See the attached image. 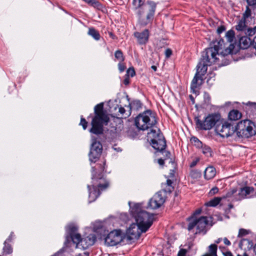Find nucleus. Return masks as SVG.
Masks as SVG:
<instances>
[{
    "label": "nucleus",
    "mask_w": 256,
    "mask_h": 256,
    "mask_svg": "<svg viewBox=\"0 0 256 256\" xmlns=\"http://www.w3.org/2000/svg\"><path fill=\"white\" fill-rule=\"evenodd\" d=\"M88 4L92 5L94 7L98 8L99 6H100V2L96 0H90V1L88 2Z\"/></svg>",
    "instance_id": "38"
},
{
    "label": "nucleus",
    "mask_w": 256,
    "mask_h": 256,
    "mask_svg": "<svg viewBox=\"0 0 256 256\" xmlns=\"http://www.w3.org/2000/svg\"><path fill=\"white\" fill-rule=\"evenodd\" d=\"M172 184V180H169V179L167 180H166V184H167L168 186H171Z\"/></svg>",
    "instance_id": "53"
},
{
    "label": "nucleus",
    "mask_w": 256,
    "mask_h": 256,
    "mask_svg": "<svg viewBox=\"0 0 256 256\" xmlns=\"http://www.w3.org/2000/svg\"><path fill=\"white\" fill-rule=\"evenodd\" d=\"M164 202V196L162 195L160 192H158L150 200L148 206L152 209H156L160 207Z\"/></svg>",
    "instance_id": "15"
},
{
    "label": "nucleus",
    "mask_w": 256,
    "mask_h": 256,
    "mask_svg": "<svg viewBox=\"0 0 256 256\" xmlns=\"http://www.w3.org/2000/svg\"><path fill=\"white\" fill-rule=\"evenodd\" d=\"M254 188L250 186H245L240 188H236L235 196L236 200L238 201L246 198L248 196L254 192Z\"/></svg>",
    "instance_id": "16"
},
{
    "label": "nucleus",
    "mask_w": 256,
    "mask_h": 256,
    "mask_svg": "<svg viewBox=\"0 0 256 256\" xmlns=\"http://www.w3.org/2000/svg\"><path fill=\"white\" fill-rule=\"evenodd\" d=\"M250 231L244 228H240L239 230L238 237H242L248 234Z\"/></svg>",
    "instance_id": "37"
},
{
    "label": "nucleus",
    "mask_w": 256,
    "mask_h": 256,
    "mask_svg": "<svg viewBox=\"0 0 256 256\" xmlns=\"http://www.w3.org/2000/svg\"><path fill=\"white\" fill-rule=\"evenodd\" d=\"M190 176L194 179H198L200 178L202 172L198 170H191Z\"/></svg>",
    "instance_id": "31"
},
{
    "label": "nucleus",
    "mask_w": 256,
    "mask_h": 256,
    "mask_svg": "<svg viewBox=\"0 0 256 256\" xmlns=\"http://www.w3.org/2000/svg\"><path fill=\"white\" fill-rule=\"evenodd\" d=\"M222 238H218L215 241V243L216 244H218L222 241Z\"/></svg>",
    "instance_id": "58"
},
{
    "label": "nucleus",
    "mask_w": 256,
    "mask_h": 256,
    "mask_svg": "<svg viewBox=\"0 0 256 256\" xmlns=\"http://www.w3.org/2000/svg\"><path fill=\"white\" fill-rule=\"evenodd\" d=\"M220 115L218 113L209 114L204 120L200 119L199 117H196L194 120L198 128L202 130H210L216 125L220 120Z\"/></svg>",
    "instance_id": "10"
},
{
    "label": "nucleus",
    "mask_w": 256,
    "mask_h": 256,
    "mask_svg": "<svg viewBox=\"0 0 256 256\" xmlns=\"http://www.w3.org/2000/svg\"><path fill=\"white\" fill-rule=\"evenodd\" d=\"M218 188L217 187L215 186V187L212 188L210 190L208 194L210 196H212L215 194H216L218 193Z\"/></svg>",
    "instance_id": "41"
},
{
    "label": "nucleus",
    "mask_w": 256,
    "mask_h": 256,
    "mask_svg": "<svg viewBox=\"0 0 256 256\" xmlns=\"http://www.w3.org/2000/svg\"><path fill=\"white\" fill-rule=\"evenodd\" d=\"M118 116H120L121 118H126L127 116H128L130 114V112L129 110L128 112L126 114H125L126 110L122 106H118Z\"/></svg>",
    "instance_id": "29"
},
{
    "label": "nucleus",
    "mask_w": 256,
    "mask_h": 256,
    "mask_svg": "<svg viewBox=\"0 0 256 256\" xmlns=\"http://www.w3.org/2000/svg\"><path fill=\"white\" fill-rule=\"evenodd\" d=\"M148 138L150 140V144L154 149L163 152L166 146V141L159 128L151 129L148 134Z\"/></svg>",
    "instance_id": "8"
},
{
    "label": "nucleus",
    "mask_w": 256,
    "mask_h": 256,
    "mask_svg": "<svg viewBox=\"0 0 256 256\" xmlns=\"http://www.w3.org/2000/svg\"><path fill=\"white\" fill-rule=\"evenodd\" d=\"M94 116L93 118L91 124L92 128L90 132L98 135L102 134L104 131V124H107L109 118L106 112L104 110V103L96 104L94 108Z\"/></svg>",
    "instance_id": "3"
},
{
    "label": "nucleus",
    "mask_w": 256,
    "mask_h": 256,
    "mask_svg": "<svg viewBox=\"0 0 256 256\" xmlns=\"http://www.w3.org/2000/svg\"><path fill=\"white\" fill-rule=\"evenodd\" d=\"M108 186V184H98V188L102 190L106 188Z\"/></svg>",
    "instance_id": "50"
},
{
    "label": "nucleus",
    "mask_w": 256,
    "mask_h": 256,
    "mask_svg": "<svg viewBox=\"0 0 256 256\" xmlns=\"http://www.w3.org/2000/svg\"><path fill=\"white\" fill-rule=\"evenodd\" d=\"M201 212V210H196L194 214V216H192V217L194 218V216H195V215H197V214H200V213Z\"/></svg>",
    "instance_id": "56"
},
{
    "label": "nucleus",
    "mask_w": 256,
    "mask_h": 256,
    "mask_svg": "<svg viewBox=\"0 0 256 256\" xmlns=\"http://www.w3.org/2000/svg\"><path fill=\"white\" fill-rule=\"evenodd\" d=\"M200 148H202V152L206 154V156H211V149L210 148L206 145H203Z\"/></svg>",
    "instance_id": "32"
},
{
    "label": "nucleus",
    "mask_w": 256,
    "mask_h": 256,
    "mask_svg": "<svg viewBox=\"0 0 256 256\" xmlns=\"http://www.w3.org/2000/svg\"><path fill=\"white\" fill-rule=\"evenodd\" d=\"M226 38L229 42H232L234 38V32L233 30H230L227 32L226 34Z\"/></svg>",
    "instance_id": "28"
},
{
    "label": "nucleus",
    "mask_w": 256,
    "mask_h": 256,
    "mask_svg": "<svg viewBox=\"0 0 256 256\" xmlns=\"http://www.w3.org/2000/svg\"><path fill=\"white\" fill-rule=\"evenodd\" d=\"M236 192V188H231L227 192L226 196H224V199L226 198H229L232 202L236 201V197L235 196Z\"/></svg>",
    "instance_id": "24"
},
{
    "label": "nucleus",
    "mask_w": 256,
    "mask_h": 256,
    "mask_svg": "<svg viewBox=\"0 0 256 256\" xmlns=\"http://www.w3.org/2000/svg\"><path fill=\"white\" fill-rule=\"evenodd\" d=\"M150 32L148 29H145L142 32H135L134 36L136 38L138 42L140 44H146L149 38Z\"/></svg>",
    "instance_id": "17"
},
{
    "label": "nucleus",
    "mask_w": 256,
    "mask_h": 256,
    "mask_svg": "<svg viewBox=\"0 0 256 256\" xmlns=\"http://www.w3.org/2000/svg\"><path fill=\"white\" fill-rule=\"evenodd\" d=\"M12 252V248L10 244H6V242H4L3 248L2 255L9 254Z\"/></svg>",
    "instance_id": "27"
},
{
    "label": "nucleus",
    "mask_w": 256,
    "mask_h": 256,
    "mask_svg": "<svg viewBox=\"0 0 256 256\" xmlns=\"http://www.w3.org/2000/svg\"><path fill=\"white\" fill-rule=\"evenodd\" d=\"M145 0H133L132 4L134 10H139L146 4Z\"/></svg>",
    "instance_id": "26"
},
{
    "label": "nucleus",
    "mask_w": 256,
    "mask_h": 256,
    "mask_svg": "<svg viewBox=\"0 0 256 256\" xmlns=\"http://www.w3.org/2000/svg\"><path fill=\"white\" fill-rule=\"evenodd\" d=\"M118 68L120 72H123L126 69V66L123 62H119L118 64Z\"/></svg>",
    "instance_id": "40"
},
{
    "label": "nucleus",
    "mask_w": 256,
    "mask_h": 256,
    "mask_svg": "<svg viewBox=\"0 0 256 256\" xmlns=\"http://www.w3.org/2000/svg\"><path fill=\"white\" fill-rule=\"evenodd\" d=\"M136 72L134 68H130L126 71V76L129 77L130 76L131 77H133L135 76Z\"/></svg>",
    "instance_id": "36"
},
{
    "label": "nucleus",
    "mask_w": 256,
    "mask_h": 256,
    "mask_svg": "<svg viewBox=\"0 0 256 256\" xmlns=\"http://www.w3.org/2000/svg\"><path fill=\"white\" fill-rule=\"evenodd\" d=\"M89 190V202H91L95 200L100 196V192L96 186H93V190L90 191V186H88Z\"/></svg>",
    "instance_id": "19"
},
{
    "label": "nucleus",
    "mask_w": 256,
    "mask_h": 256,
    "mask_svg": "<svg viewBox=\"0 0 256 256\" xmlns=\"http://www.w3.org/2000/svg\"><path fill=\"white\" fill-rule=\"evenodd\" d=\"M77 230V227L72 224H70L66 227V230L70 234V238L74 244H76V248L86 249L94 244L96 240V236L94 234H90L82 238L79 234L76 233Z\"/></svg>",
    "instance_id": "4"
},
{
    "label": "nucleus",
    "mask_w": 256,
    "mask_h": 256,
    "mask_svg": "<svg viewBox=\"0 0 256 256\" xmlns=\"http://www.w3.org/2000/svg\"><path fill=\"white\" fill-rule=\"evenodd\" d=\"M204 99L206 102L209 103L210 100V97L208 93L206 92L204 93Z\"/></svg>",
    "instance_id": "43"
},
{
    "label": "nucleus",
    "mask_w": 256,
    "mask_h": 256,
    "mask_svg": "<svg viewBox=\"0 0 256 256\" xmlns=\"http://www.w3.org/2000/svg\"><path fill=\"white\" fill-rule=\"evenodd\" d=\"M88 34L96 40H98L100 39V36L98 32L93 28H89Z\"/></svg>",
    "instance_id": "25"
},
{
    "label": "nucleus",
    "mask_w": 256,
    "mask_h": 256,
    "mask_svg": "<svg viewBox=\"0 0 256 256\" xmlns=\"http://www.w3.org/2000/svg\"><path fill=\"white\" fill-rule=\"evenodd\" d=\"M142 104L140 100H136L130 103L128 108H129L130 112L132 109L138 110L142 108Z\"/></svg>",
    "instance_id": "21"
},
{
    "label": "nucleus",
    "mask_w": 256,
    "mask_h": 256,
    "mask_svg": "<svg viewBox=\"0 0 256 256\" xmlns=\"http://www.w3.org/2000/svg\"><path fill=\"white\" fill-rule=\"evenodd\" d=\"M80 125L82 126L84 130H86L87 128L88 122L84 118H81Z\"/></svg>",
    "instance_id": "39"
},
{
    "label": "nucleus",
    "mask_w": 256,
    "mask_h": 256,
    "mask_svg": "<svg viewBox=\"0 0 256 256\" xmlns=\"http://www.w3.org/2000/svg\"><path fill=\"white\" fill-rule=\"evenodd\" d=\"M254 252L256 254V244L254 245Z\"/></svg>",
    "instance_id": "64"
},
{
    "label": "nucleus",
    "mask_w": 256,
    "mask_h": 256,
    "mask_svg": "<svg viewBox=\"0 0 256 256\" xmlns=\"http://www.w3.org/2000/svg\"><path fill=\"white\" fill-rule=\"evenodd\" d=\"M164 153L166 154V158H169L170 155V153L169 152H164Z\"/></svg>",
    "instance_id": "59"
},
{
    "label": "nucleus",
    "mask_w": 256,
    "mask_h": 256,
    "mask_svg": "<svg viewBox=\"0 0 256 256\" xmlns=\"http://www.w3.org/2000/svg\"><path fill=\"white\" fill-rule=\"evenodd\" d=\"M158 162L160 166H163L164 164V160L162 158H159Z\"/></svg>",
    "instance_id": "52"
},
{
    "label": "nucleus",
    "mask_w": 256,
    "mask_h": 256,
    "mask_svg": "<svg viewBox=\"0 0 256 256\" xmlns=\"http://www.w3.org/2000/svg\"><path fill=\"white\" fill-rule=\"evenodd\" d=\"M200 159L198 158H196V159L194 160L190 164V168H193L195 166L198 162H199Z\"/></svg>",
    "instance_id": "42"
},
{
    "label": "nucleus",
    "mask_w": 256,
    "mask_h": 256,
    "mask_svg": "<svg viewBox=\"0 0 256 256\" xmlns=\"http://www.w3.org/2000/svg\"><path fill=\"white\" fill-rule=\"evenodd\" d=\"M254 37L253 38L252 42V46L254 48L256 49V32L254 33Z\"/></svg>",
    "instance_id": "46"
},
{
    "label": "nucleus",
    "mask_w": 256,
    "mask_h": 256,
    "mask_svg": "<svg viewBox=\"0 0 256 256\" xmlns=\"http://www.w3.org/2000/svg\"><path fill=\"white\" fill-rule=\"evenodd\" d=\"M151 68L152 70H154V71L156 72L157 70V67L156 66H151Z\"/></svg>",
    "instance_id": "61"
},
{
    "label": "nucleus",
    "mask_w": 256,
    "mask_h": 256,
    "mask_svg": "<svg viewBox=\"0 0 256 256\" xmlns=\"http://www.w3.org/2000/svg\"><path fill=\"white\" fill-rule=\"evenodd\" d=\"M13 234V233H11L10 235V236L6 239V240L5 241V242H6V244H8V242H10L12 240V234Z\"/></svg>",
    "instance_id": "55"
},
{
    "label": "nucleus",
    "mask_w": 256,
    "mask_h": 256,
    "mask_svg": "<svg viewBox=\"0 0 256 256\" xmlns=\"http://www.w3.org/2000/svg\"><path fill=\"white\" fill-rule=\"evenodd\" d=\"M224 256H233L231 252H227L224 254Z\"/></svg>",
    "instance_id": "57"
},
{
    "label": "nucleus",
    "mask_w": 256,
    "mask_h": 256,
    "mask_svg": "<svg viewBox=\"0 0 256 256\" xmlns=\"http://www.w3.org/2000/svg\"><path fill=\"white\" fill-rule=\"evenodd\" d=\"M226 30L225 27L224 26H219L217 29V32L218 34H220Z\"/></svg>",
    "instance_id": "44"
},
{
    "label": "nucleus",
    "mask_w": 256,
    "mask_h": 256,
    "mask_svg": "<svg viewBox=\"0 0 256 256\" xmlns=\"http://www.w3.org/2000/svg\"><path fill=\"white\" fill-rule=\"evenodd\" d=\"M224 240V244L227 246H229L231 244V243L230 242V241L226 238H224L223 240Z\"/></svg>",
    "instance_id": "49"
},
{
    "label": "nucleus",
    "mask_w": 256,
    "mask_h": 256,
    "mask_svg": "<svg viewBox=\"0 0 256 256\" xmlns=\"http://www.w3.org/2000/svg\"><path fill=\"white\" fill-rule=\"evenodd\" d=\"M251 36H248V34H245L240 37L239 44L242 48L246 49L250 46H252V40Z\"/></svg>",
    "instance_id": "18"
},
{
    "label": "nucleus",
    "mask_w": 256,
    "mask_h": 256,
    "mask_svg": "<svg viewBox=\"0 0 256 256\" xmlns=\"http://www.w3.org/2000/svg\"><path fill=\"white\" fill-rule=\"evenodd\" d=\"M13 234V233H11L10 235V236L6 239V240L5 241V242H6V244H8V242H10L12 240V234Z\"/></svg>",
    "instance_id": "54"
},
{
    "label": "nucleus",
    "mask_w": 256,
    "mask_h": 256,
    "mask_svg": "<svg viewBox=\"0 0 256 256\" xmlns=\"http://www.w3.org/2000/svg\"><path fill=\"white\" fill-rule=\"evenodd\" d=\"M122 240V232L120 230H114L110 232L104 239L105 244L108 246H114Z\"/></svg>",
    "instance_id": "13"
},
{
    "label": "nucleus",
    "mask_w": 256,
    "mask_h": 256,
    "mask_svg": "<svg viewBox=\"0 0 256 256\" xmlns=\"http://www.w3.org/2000/svg\"><path fill=\"white\" fill-rule=\"evenodd\" d=\"M249 6H254L256 4V0H246Z\"/></svg>",
    "instance_id": "47"
},
{
    "label": "nucleus",
    "mask_w": 256,
    "mask_h": 256,
    "mask_svg": "<svg viewBox=\"0 0 256 256\" xmlns=\"http://www.w3.org/2000/svg\"><path fill=\"white\" fill-rule=\"evenodd\" d=\"M224 199L222 197H215L206 204L208 206H216L220 204V201Z\"/></svg>",
    "instance_id": "23"
},
{
    "label": "nucleus",
    "mask_w": 256,
    "mask_h": 256,
    "mask_svg": "<svg viewBox=\"0 0 256 256\" xmlns=\"http://www.w3.org/2000/svg\"><path fill=\"white\" fill-rule=\"evenodd\" d=\"M172 54V51L170 49L168 48L165 51V55L168 58H169Z\"/></svg>",
    "instance_id": "45"
},
{
    "label": "nucleus",
    "mask_w": 256,
    "mask_h": 256,
    "mask_svg": "<svg viewBox=\"0 0 256 256\" xmlns=\"http://www.w3.org/2000/svg\"><path fill=\"white\" fill-rule=\"evenodd\" d=\"M236 29L238 32H241L248 34V36H254L256 32V26L254 28H248L246 24V20L244 19H241L239 20L237 25L236 26Z\"/></svg>",
    "instance_id": "14"
},
{
    "label": "nucleus",
    "mask_w": 256,
    "mask_h": 256,
    "mask_svg": "<svg viewBox=\"0 0 256 256\" xmlns=\"http://www.w3.org/2000/svg\"><path fill=\"white\" fill-rule=\"evenodd\" d=\"M251 16V10L249 8L248 6L246 7V10L244 13L243 14L242 17V19H244V20H246Z\"/></svg>",
    "instance_id": "34"
},
{
    "label": "nucleus",
    "mask_w": 256,
    "mask_h": 256,
    "mask_svg": "<svg viewBox=\"0 0 256 256\" xmlns=\"http://www.w3.org/2000/svg\"><path fill=\"white\" fill-rule=\"evenodd\" d=\"M102 145L95 138H92V143L89 153L90 160L96 162L99 158L102 151Z\"/></svg>",
    "instance_id": "12"
},
{
    "label": "nucleus",
    "mask_w": 256,
    "mask_h": 256,
    "mask_svg": "<svg viewBox=\"0 0 256 256\" xmlns=\"http://www.w3.org/2000/svg\"><path fill=\"white\" fill-rule=\"evenodd\" d=\"M130 83V78L129 77L126 76V77L124 80V84L125 85H128Z\"/></svg>",
    "instance_id": "51"
},
{
    "label": "nucleus",
    "mask_w": 256,
    "mask_h": 256,
    "mask_svg": "<svg viewBox=\"0 0 256 256\" xmlns=\"http://www.w3.org/2000/svg\"><path fill=\"white\" fill-rule=\"evenodd\" d=\"M130 214L136 221L132 224L126 232L128 240H138L142 232H146L152 225L154 220V215L142 210L141 204L131 202H128Z\"/></svg>",
    "instance_id": "2"
},
{
    "label": "nucleus",
    "mask_w": 256,
    "mask_h": 256,
    "mask_svg": "<svg viewBox=\"0 0 256 256\" xmlns=\"http://www.w3.org/2000/svg\"><path fill=\"white\" fill-rule=\"evenodd\" d=\"M135 125L140 130H145L154 126L157 123L156 114L147 110L139 114L134 120Z\"/></svg>",
    "instance_id": "6"
},
{
    "label": "nucleus",
    "mask_w": 256,
    "mask_h": 256,
    "mask_svg": "<svg viewBox=\"0 0 256 256\" xmlns=\"http://www.w3.org/2000/svg\"><path fill=\"white\" fill-rule=\"evenodd\" d=\"M102 224L100 222H96L93 224V230L96 232L99 229L102 228Z\"/></svg>",
    "instance_id": "35"
},
{
    "label": "nucleus",
    "mask_w": 256,
    "mask_h": 256,
    "mask_svg": "<svg viewBox=\"0 0 256 256\" xmlns=\"http://www.w3.org/2000/svg\"><path fill=\"white\" fill-rule=\"evenodd\" d=\"M235 132L238 137L242 138H248L256 134L254 124L248 120L240 122Z\"/></svg>",
    "instance_id": "9"
},
{
    "label": "nucleus",
    "mask_w": 256,
    "mask_h": 256,
    "mask_svg": "<svg viewBox=\"0 0 256 256\" xmlns=\"http://www.w3.org/2000/svg\"><path fill=\"white\" fill-rule=\"evenodd\" d=\"M234 47L233 44H230L228 47L225 48L224 40L221 39L214 42L213 46L205 50L196 66V72L191 83L190 88L193 93L196 94V88L202 84V76L206 72L208 66L216 62L222 66L229 64V60L225 57L232 54Z\"/></svg>",
    "instance_id": "1"
},
{
    "label": "nucleus",
    "mask_w": 256,
    "mask_h": 256,
    "mask_svg": "<svg viewBox=\"0 0 256 256\" xmlns=\"http://www.w3.org/2000/svg\"><path fill=\"white\" fill-rule=\"evenodd\" d=\"M186 254V250L184 249H182L179 251V252L178 254V256H185Z\"/></svg>",
    "instance_id": "48"
},
{
    "label": "nucleus",
    "mask_w": 256,
    "mask_h": 256,
    "mask_svg": "<svg viewBox=\"0 0 256 256\" xmlns=\"http://www.w3.org/2000/svg\"><path fill=\"white\" fill-rule=\"evenodd\" d=\"M109 35L113 39H114L115 38V36L111 32H110L109 33Z\"/></svg>",
    "instance_id": "60"
},
{
    "label": "nucleus",
    "mask_w": 256,
    "mask_h": 256,
    "mask_svg": "<svg viewBox=\"0 0 256 256\" xmlns=\"http://www.w3.org/2000/svg\"><path fill=\"white\" fill-rule=\"evenodd\" d=\"M242 116V114L238 110H232L228 114V118L230 120H236Z\"/></svg>",
    "instance_id": "22"
},
{
    "label": "nucleus",
    "mask_w": 256,
    "mask_h": 256,
    "mask_svg": "<svg viewBox=\"0 0 256 256\" xmlns=\"http://www.w3.org/2000/svg\"><path fill=\"white\" fill-rule=\"evenodd\" d=\"M190 141L192 144L198 148H200L202 146V142L196 137H192L190 139Z\"/></svg>",
    "instance_id": "33"
},
{
    "label": "nucleus",
    "mask_w": 256,
    "mask_h": 256,
    "mask_svg": "<svg viewBox=\"0 0 256 256\" xmlns=\"http://www.w3.org/2000/svg\"><path fill=\"white\" fill-rule=\"evenodd\" d=\"M216 174V170L213 166H208L204 170V176L206 180H210L214 178Z\"/></svg>",
    "instance_id": "20"
},
{
    "label": "nucleus",
    "mask_w": 256,
    "mask_h": 256,
    "mask_svg": "<svg viewBox=\"0 0 256 256\" xmlns=\"http://www.w3.org/2000/svg\"><path fill=\"white\" fill-rule=\"evenodd\" d=\"M252 104H256L255 103H252V102H248L246 104V105L248 106H250V105H252Z\"/></svg>",
    "instance_id": "63"
},
{
    "label": "nucleus",
    "mask_w": 256,
    "mask_h": 256,
    "mask_svg": "<svg viewBox=\"0 0 256 256\" xmlns=\"http://www.w3.org/2000/svg\"><path fill=\"white\" fill-rule=\"evenodd\" d=\"M156 4L153 1H148L144 5L138 10L136 14L138 23L142 26H146L150 23L154 18Z\"/></svg>",
    "instance_id": "5"
},
{
    "label": "nucleus",
    "mask_w": 256,
    "mask_h": 256,
    "mask_svg": "<svg viewBox=\"0 0 256 256\" xmlns=\"http://www.w3.org/2000/svg\"><path fill=\"white\" fill-rule=\"evenodd\" d=\"M114 57L119 61V62H123L124 60V57L120 50H117L114 53Z\"/></svg>",
    "instance_id": "30"
},
{
    "label": "nucleus",
    "mask_w": 256,
    "mask_h": 256,
    "mask_svg": "<svg viewBox=\"0 0 256 256\" xmlns=\"http://www.w3.org/2000/svg\"><path fill=\"white\" fill-rule=\"evenodd\" d=\"M92 180H94V179L96 178V177H95V176H94V174H93V172H94V170H95V169H94V168H92Z\"/></svg>",
    "instance_id": "62"
},
{
    "label": "nucleus",
    "mask_w": 256,
    "mask_h": 256,
    "mask_svg": "<svg viewBox=\"0 0 256 256\" xmlns=\"http://www.w3.org/2000/svg\"><path fill=\"white\" fill-rule=\"evenodd\" d=\"M215 131L221 137L228 138L234 134L235 128L231 122L220 119V122L216 126Z\"/></svg>",
    "instance_id": "11"
},
{
    "label": "nucleus",
    "mask_w": 256,
    "mask_h": 256,
    "mask_svg": "<svg viewBox=\"0 0 256 256\" xmlns=\"http://www.w3.org/2000/svg\"><path fill=\"white\" fill-rule=\"evenodd\" d=\"M190 222L188 230L189 231L196 228L195 234H205L208 231V227L211 222V218L207 216H200L199 218L190 217L188 218Z\"/></svg>",
    "instance_id": "7"
}]
</instances>
